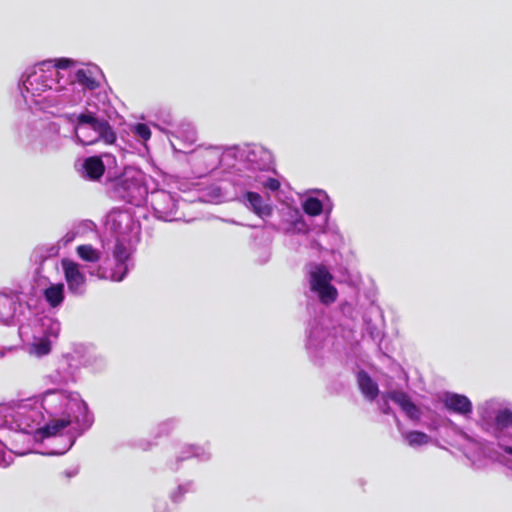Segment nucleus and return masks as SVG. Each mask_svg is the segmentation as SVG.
Masks as SVG:
<instances>
[{"label": "nucleus", "mask_w": 512, "mask_h": 512, "mask_svg": "<svg viewBox=\"0 0 512 512\" xmlns=\"http://www.w3.org/2000/svg\"><path fill=\"white\" fill-rule=\"evenodd\" d=\"M332 280L333 275L323 264L316 265L309 272L310 289L318 295L319 301L324 305H330L338 298V291L331 284Z\"/></svg>", "instance_id": "1"}, {"label": "nucleus", "mask_w": 512, "mask_h": 512, "mask_svg": "<svg viewBox=\"0 0 512 512\" xmlns=\"http://www.w3.org/2000/svg\"><path fill=\"white\" fill-rule=\"evenodd\" d=\"M140 190V185L133 178L118 177L111 182L113 197L127 203H134Z\"/></svg>", "instance_id": "2"}, {"label": "nucleus", "mask_w": 512, "mask_h": 512, "mask_svg": "<svg viewBox=\"0 0 512 512\" xmlns=\"http://www.w3.org/2000/svg\"><path fill=\"white\" fill-rule=\"evenodd\" d=\"M61 265L69 290L72 293L81 292L85 285L86 277L81 272L79 264L70 259H63Z\"/></svg>", "instance_id": "3"}, {"label": "nucleus", "mask_w": 512, "mask_h": 512, "mask_svg": "<svg viewBox=\"0 0 512 512\" xmlns=\"http://www.w3.org/2000/svg\"><path fill=\"white\" fill-rule=\"evenodd\" d=\"M443 405L448 411L464 417L469 416L473 410L469 398L457 393H446L443 398Z\"/></svg>", "instance_id": "4"}, {"label": "nucleus", "mask_w": 512, "mask_h": 512, "mask_svg": "<svg viewBox=\"0 0 512 512\" xmlns=\"http://www.w3.org/2000/svg\"><path fill=\"white\" fill-rule=\"evenodd\" d=\"M386 397L400 406L402 411L411 419L418 420L420 418V409L414 404L410 396L400 390H394L387 393Z\"/></svg>", "instance_id": "5"}, {"label": "nucleus", "mask_w": 512, "mask_h": 512, "mask_svg": "<svg viewBox=\"0 0 512 512\" xmlns=\"http://www.w3.org/2000/svg\"><path fill=\"white\" fill-rule=\"evenodd\" d=\"M72 423L69 415L62 418L51 419L44 426L37 429L36 434L41 438H50L59 435L65 428Z\"/></svg>", "instance_id": "6"}, {"label": "nucleus", "mask_w": 512, "mask_h": 512, "mask_svg": "<svg viewBox=\"0 0 512 512\" xmlns=\"http://www.w3.org/2000/svg\"><path fill=\"white\" fill-rule=\"evenodd\" d=\"M356 377L359 390L363 396L370 401L375 400L379 394L378 384L364 370H360Z\"/></svg>", "instance_id": "7"}, {"label": "nucleus", "mask_w": 512, "mask_h": 512, "mask_svg": "<svg viewBox=\"0 0 512 512\" xmlns=\"http://www.w3.org/2000/svg\"><path fill=\"white\" fill-rule=\"evenodd\" d=\"M83 168L89 180L97 181L105 173V165L99 156H91L84 160Z\"/></svg>", "instance_id": "8"}, {"label": "nucleus", "mask_w": 512, "mask_h": 512, "mask_svg": "<svg viewBox=\"0 0 512 512\" xmlns=\"http://www.w3.org/2000/svg\"><path fill=\"white\" fill-rule=\"evenodd\" d=\"M246 199L250 203L253 211L260 217H268L272 214V208L263 202L260 194L249 191L246 193Z\"/></svg>", "instance_id": "9"}, {"label": "nucleus", "mask_w": 512, "mask_h": 512, "mask_svg": "<svg viewBox=\"0 0 512 512\" xmlns=\"http://www.w3.org/2000/svg\"><path fill=\"white\" fill-rule=\"evenodd\" d=\"M43 295L51 307H58L64 301V284L58 283L50 285L44 290Z\"/></svg>", "instance_id": "10"}, {"label": "nucleus", "mask_w": 512, "mask_h": 512, "mask_svg": "<svg viewBox=\"0 0 512 512\" xmlns=\"http://www.w3.org/2000/svg\"><path fill=\"white\" fill-rule=\"evenodd\" d=\"M98 133V139L102 140L106 144H114L117 136L109 122L105 119H101L94 129Z\"/></svg>", "instance_id": "11"}, {"label": "nucleus", "mask_w": 512, "mask_h": 512, "mask_svg": "<svg viewBox=\"0 0 512 512\" xmlns=\"http://www.w3.org/2000/svg\"><path fill=\"white\" fill-rule=\"evenodd\" d=\"M112 254L117 264L123 268L122 275L119 276L118 278H114L117 281H121L127 271V267L125 266V264L129 259V253L124 243L120 240H117Z\"/></svg>", "instance_id": "12"}, {"label": "nucleus", "mask_w": 512, "mask_h": 512, "mask_svg": "<svg viewBox=\"0 0 512 512\" xmlns=\"http://www.w3.org/2000/svg\"><path fill=\"white\" fill-rule=\"evenodd\" d=\"M76 252L78 256L86 262H98L101 258L100 252L91 244H82L77 246Z\"/></svg>", "instance_id": "13"}, {"label": "nucleus", "mask_w": 512, "mask_h": 512, "mask_svg": "<svg viewBox=\"0 0 512 512\" xmlns=\"http://www.w3.org/2000/svg\"><path fill=\"white\" fill-rule=\"evenodd\" d=\"M75 79L77 83L89 90H95L99 86L98 81L92 76V73L86 69L77 70Z\"/></svg>", "instance_id": "14"}, {"label": "nucleus", "mask_w": 512, "mask_h": 512, "mask_svg": "<svg viewBox=\"0 0 512 512\" xmlns=\"http://www.w3.org/2000/svg\"><path fill=\"white\" fill-rule=\"evenodd\" d=\"M405 439L412 447L426 445L430 441V437L421 431H410L405 434Z\"/></svg>", "instance_id": "15"}, {"label": "nucleus", "mask_w": 512, "mask_h": 512, "mask_svg": "<svg viewBox=\"0 0 512 512\" xmlns=\"http://www.w3.org/2000/svg\"><path fill=\"white\" fill-rule=\"evenodd\" d=\"M303 210L307 215L317 216L320 215L323 211L322 202L315 197H309L303 203Z\"/></svg>", "instance_id": "16"}, {"label": "nucleus", "mask_w": 512, "mask_h": 512, "mask_svg": "<svg viewBox=\"0 0 512 512\" xmlns=\"http://www.w3.org/2000/svg\"><path fill=\"white\" fill-rule=\"evenodd\" d=\"M495 423L498 428L505 429L512 425V410H500L495 418Z\"/></svg>", "instance_id": "17"}, {"label": "nucleus", "mask_w": 512, "mask_h": 512, "mask_svg": "<svg viewBox=\"0 0 512 512\" xmlns=\"http://www.w3.org/2000/svg\"><path fill=\"white\" fill-rule=\"evenodd\" d=\"M76 119L77 125L75 126V129H78L80 125H89L93 130L101 120L95 117L93 113H81L77 116Z\"/></svg>", "instance_id": "18"}, {"label": "nucleus", "mask_w": 512, "mask_h": 512, "mask_svg": "<svg viewBox=\"0 0 512 512\" xmlns=\"http://www.w3.org/2000/svg\"><path fill=\"white\" fill-rule=\"evenodd\" d=\"M134 134L146 141L151 137V130L146 124L138 123L134 126Z\"/></svg>", "instance_id": "19"}, {"label": "nucleus", "mask_w": 512, "mask_h": 512, "mask_svg": "<svg viewBox=\"0 0 512 512\" xmlns=\"http://www.w3.org/2000/svg\"><path fill=\"white\" fill-rule=\"evenodd\" d=\"M74 65V61L69 58H59L55 62V67L59 69H67Z\"/></svg>", "instance_id": "20"}, {"label": "nucleus", "mask_w": 512, "mask_h": 512, "mask_svg": "<svg viewBox=\"0 0 512 512\" xmlns=\"http://www.w3.org/2000/svg\"><path fill=\"white\" fill-rule=\"evenodd\" d=\"M280 182L276 178H268L265 183L264 187L271 190V191H277L280 189Z\"/></svg>", "instance_id": "21"}, {"label": "nucleus", "mask_w": 512, "mask_h": 512, "mask_svg": "<svg viewBox=\"0 0 512 512\" xmlns=\"http://www.w3.org/2000/svg\"><path fill=\"white\" fill-rule=\"evenodd\" d=\"M50 350V347L47 343H41L38 345V351L40 354H47Z\"/></svg>", "instance_id": "22"}, {"label": "nucleus", "mask_w": 512, "mask_h": 512, "mask_svg": "<svg viewBox=\"0 0 512 512\" xmlns=\"http://www.w3.org/2000/svg\"><path fill=\"white\" fill-rule=\"evenodd\" d=\"M506 451H507L510 455H512V448H511V447H510V448H508Z\"/></svg>", "instance_id": "23"}, {"label": "nucleus", "mask_w": 512, "mask_h": 512, "mask_svg": "<svg viewBox=\"0 0 512 512\" xmlns=\"http://www.w3.org/2000/svg\"><path fill=\"white\" fill-rule=\"evenodd\" d=\"M72 117H73V115H71V116L68 118V119H69V121H71V122L73 121V120H72Z\"/></svg>", "instance_id": "24"}]
</instances>
